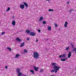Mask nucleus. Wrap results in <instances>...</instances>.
<instances>
[{
  "label": "nucleus",
  "instance_id": "1",
  "mask_svg": "<svg viewBox=\"0 0 76 76\" xmlns=\"http://www.w3.org/2000/svg\"><path fill=\"white\" fill-rule=\"evenodd\" d=\"M52 65L53 66H55L53 67V69L55 70V73H57V72H58V70L59 69H60V67L58 66H56V65H57V64L56 63H53Z\"/></svg>",
  "mask_w": 76,
  "mask_h": 76
},
{
  "label": "nucleus",
  "instance_id": "2",
  "mask_svg": "<svg viewBox=\"0 0 76 76\" xmlns=\"http://www.w3.org/2000/svg\"><path fill=\"white\" fill-rule=\"evenodd\" d=\"M39 55L38 52H34L33 54V58L34 59L39 58Z\"/></svg>",
  "mask_w": 76,
  "mask_h": 76
},
{
  "label": "nucleus",
  "instance_id": "3",
  "mask_svg": "<svg viewBox=\"0 0 76 76\" xmlns=\"http://www.w3.org/2000/svg\"><path fill=\"white\" fill-rule=\"evenodd\" d=\"M20 9H23L24 8H25V5H24V4H21L20 5Z\"/></svg>",
  "mask_w": 76,
  "mask_h": 76
},
{
  "label": "nucleus",
  "instance_id": "4",
  "mask_svg": "<svg viewBox=\"0 0 76 76\" xmlns=\"http://www.w3.org/2000/svg\"><path fill=\"white\" fill-rule=\"evenodd\" d=\"M12 24L13 26H15L16 25V22L15 20H13L12 21Z\"/></svg>",
  "mask_w": 76,
  "mask_h": 76
},
{
  "label": "nucleus",
  "instance_id": "5",
  "mask_svg": "<svg viewBox=\"0 0 76 76\" xmlns=\"http://www.w3.org/2000/svg\"><path fill=\"white\" fill-rule=\"evenodd\" d=\"M30 35L31 36H35V33L34 32H31L30 33Z\"/></svg>",
  "mask_w": 76,
  "mask_h": 76
},
{
  "label": "nucleus",
  "instance_id": "6",
  "mask_svg": "<svg viewBox=\"0 0 76 76\" xmlns=\"http://www.w3.org/2000/svg\"><path fill=\"white\" fill-rule=\"evenodd\" d=\"M72 53L71 52H69V53L68 55V58H70V57L72 56V54H71Z\"/></svg>",
  "mask_w": 76,
  "mask_h": 76
},
{
  "label": "nucleus",
  "instance_id": "7",
  "mask_svg": "<svg viewBox=\"0 0 76 76\" xmlns=\"http://www.w3.org/2000/svg\"><path fill=\"white\" fill-rule=\"evenodd\" d=\"M34 69L35 70V71H38V69H39V67H37V68L36 67V66H34Z\"/></svg>",
  "mask_w": 76,
  "mask_h": 76
},
{
  "label": "nucleus",
  "instance_id": "8",
  "mask_svg": "<svg viewBox=\"0 0 76 76\" xmlns=\"http://www.w3.org/2000/svg\"><path fill=\"white\" fill-rule=\"evenodd\" d=\"M68 25V22H67V21H66L65 22L64 25V26L65 28H66L67 27V25Z\"/></svg>",
  "mask_w": 76,
  "mask_h": 76
},
{
  "label": "nucleus",
  "instance_id": "9",
  "mask_svg": "<svg viewBox=\"0 0 76 76\" xmlns=\"http://www.w3.org/2000/svg\"><path fill=\"white\" fill-rule=\"evenodd\" d=\"M23 4L25 5V6H26V7H28V4L26 2H24L23 3Z\"/></svg>",
  "mask_w": 76,
  "mask_h": 76
},
{
  "label": "nucleus",
  "instance_id": "10",
  "mask_svg": "<svg viewBox=\"0 0 76 76\" xmlns=\"http://www.w3.org/2000/svg\"><path fill=\"white\" fill-rule=\"evenodd\" d=\"M16 71L18 73H20V69L19 68H17L16 70Z\"/></svg>",
  "mask_w": 76,
  "mask_h": 76
},
{
  "label": "nucleus",
  "instance_id": "11",
  "mask_svg": "<svg viewBox=\"0 0 76 76\" xmlns=\"http://www.w3.org/2000/svg\"><path fill=\"white\" fill-rule=\"evenodd\" d=\"M42 19H44V18L43 17H41L39 18V21H42Z\"/></svg>",
  "mask_w": 76,
  "mask_h": 76
},
{
  "label": "nucleus",
  "instance_id": "12",
  "mask_svg": "<svg viewBox=\"0 0 76 76\" xmlns=\"http://www.w3.org/2000/svg\"><path fill=\"white\" fill-rule=\"evenodd\" d=\"M24 45H25V42H23L21 43L20 45V47H23V46H24Z\"/></svg>",
  "mask_w": 76,
  "mask_h": 76
},
{
  "label": "nucleus",
  "instance_id": "13",
  "mask_svg": "<svg viewBox=\"0 0 76 76\" xmlns=\"http://www.w3.org/2000/svg\"><path fill=\"white\" fill-rule=\"evenodd\" d=\"M48 31H51V26H48Z\"/></svg>",
  "mask_w": 76,
  "mask_h": 76
},
{
  "label": "nucleus",
  "instance_id": "14",
  "mask_svg": "<svg viewBox=\"0 0 76 76\" xmlns=\"http://www.w3.org/2000/svg\"><path fill=\"white\" fill-rule=\"evenodd\" d=\"M16 39L17 41H19L20 42V41H21V39H20L19 38H17Z\"/></svg>",
  "mask_w": 76,
  "mask_h": 76
},
{
  "label": "nucleus",
  "instance_id": "15",
  "mask_svg": "<svg viewBox=\"0 0 76 76\" xmlns=\"http://www.w3.org/2000/svg\"><path fill=\"white\" fill-rule=\"evenodd\" d=\"M66 57V55L65 54H63L62 56V58H64L65 57Z\"/></svg>",
  "mask_w": 76,
  "mask_h": 76
},
{
  "label": "nucleus",
  "instance_id": "16",
  "mask_svg": "<svg viewBox=\"0 0 76 76\" xmlns=\"http://www.w3.org/2000/svg\"><path fill=\"white\" fill-rule=\"evenodd\" d=\"M30 32H31V30H26V32H27V34H29V33H30Z\"/></svg>",
  "mask_w": 76,
  "mask_h": 76
},
{
  "label": "nucleus",
  "instance_id": "17",
  "mask_svg": "<svg viewBox=\"0 0 76 76\" xmlns=\"http://www.w3.org/2000/svg\"><path fill=\"white\" fill-rule=\"evenodd\" d=\"M30 72H31V73L32 74H34V71L32 70H30Z\"/></svg>",
  "mask_w": 76,
  "mask_h": 76
},
{
  "label": "nucleus",
  "instance_id": "18",
  "mask_svg": "<svg viewBox=\"0 0 76 76\" xmlns=\"http://www.w3.org/2000/svg\"><path fill=\"white\" fill-rule=\"evenodd\" d=\"M7 49L8 50H9L10 51H12V49L10 48V47H7Z\"/></svg>",
  "mask_w": 76,
  "mask_h": 76
},
{
  "label": "nucleus",
  "instance_id": "19",
  "mask_svg": "<svg viewBox=\"0 0 76 76\" xmlns=\"http://www.w3.org/2000/svg\"><path fill=\"white\" fill-rule=\"evenodd\" d=\"M72 11H74V9H71L69 11V12L70 13L71 12H72Z\"/></svg>",
  "mask_w": 76,
  "mask_h": 76
},
{
  "label": "nucleus",
  "instance_id": "20",
  "mask_svg": "<svg viewBox=\"0 0 76 76\" xmlns=\"http://www.w3.org/2000/svg\"><path fill=\"white\" fill-rule=\"evenodd\" d=\"M71 46L72 47V48H74V46L72 43H71L70 44Z\"/></svg>",
  "mask_w": 76,
  "mask_h": 76
},
{
  "label": "nucleus",
  "instance_id": "21",
  "mask_svg": "<svg viewBox=\"0 0 76 76\" xmlns=\"http://www.w3.org/2000/svg\"><path fill=\"white\" fill-rule=\"evenodd\" d=\"M20 56V54H17L15 56V58H18V57H19V56Z\"/></svg>",
  "mask_w": 76,
  "mask_h": 76
},
{
  "label": "nucleus",
  "instance_id": "22",
  "mask_svg": "<svg viewBox=\"0 0 76 76\" xmlns=\"http://www.w3.org/2000/svg\"><path fill=\"white\" fill-rule=\"evenodd\" d=\"M42 24H44V25H45V24H46V21L45 20L43 21L42 22Z\"/></svg>",
  "mask_w": 76,
  "mask_h": 76
},
{
  "label": "nucleus",
  "instance_id": "23",
  "mask_svg": "<svg viewBox=\"0 0 76 76\" xmlns=\"http://www.w3.org/2000/svg\"><path fill=\"white\" fill-rule=\"evenodd\" d=\"M49 12H53L54 11V10L53 9H49Z\"/></svg>",
  "mask_w": 76,
  "mask_h": 76
},
{
  "label": "nucleus",
  "instance_id": "24",
  "mask_svg": "<svg viewBox=\"0 0 76 76\" xmlns=\"http://www.w3.org/2000/svg\"><path fill=\"white\" fill-rule=\"evenodd\" d=\"M61 60L62 61H66V59H61Z\"/></svg>",
  "mask_w": 76,
  "mask_h": 76
},
{
  "label": "nucleus",
  "instance_id": "25",
  "mask_svg": "<svg viewBox=\"0 0 76 76\" xmlns=\"http://www.w3.org/2000/svg\"><path fill=\"white\" fill-rule=\"evenodd\" d=\"M10 7H8L7 9L6 10V12H7L9 11V10H10Z\"/></svg>",
  "mask_w": 76,
  "mask_h": 76
},
{
  "label": "nucleus",
  "instance_id": "26",
  "mask_svg": "<svg viewBox=\"0 0 76 76\" xmlns=\"http://www.w3.org/2000/svg\"><path fill=\"white\" fill-rule=\"evenodd\" d=\"M18 76H21V75H22V73L20 72H19L18 73Z\"/></svg>",
  "mask_w": 76,
  "mask_h": 76
},
{
  "label": "nucleus",
  "instance_id": "27",
  "mask_svg": "<svg viewBox=\"0 0 76 76\" xmlns=\"http://www.w3.org/2000/svg\"><path fill=\"white\" fill-rule=\"evenodd\" d=\"M43 72H44V70H43L42 69H41V70L40 71V73H42Z\"/></svg>",
  "mask_w": 76,
  "mask_h": 76
},
{
  "label": "nucleus",
  "instance_id": "28",
  "mask_svg": "<svg viewBox=\"0 0 76 76\" xmlns=\"http://www.w3.org/2000/svg\"><path fill=\"white\" fill-rule=\"evenodd\" d=\"M24 52V53H28V51L26 49L23 50Z\"/></svg>",
  "mask_w": 76,
  "mask_h": 76
},
{
  "label": "nucleus",
  "instance_id": "29",
  "mask_svg": "<svg viewBox=\"0 0 76 76\" xmlns=\"http://www.w3.org/2000/svg\"><path fill=\"white\" fill-rule=\"evenodd\" d=\"M69 49V47H68L67 48H66V50H68Z\"/></svg>",
  "mask_w": 76,
  "mask_h": 76
},
{
  "label": "nucleus",
  "instance_id": "30",
  "mask_svg": "<svg viewBox=\"0 0 76 76\" xmlns=\"http://www.w3.org/2000/svg\"><path fill=\"white\" fill-rule=\"evenodd\" d=\"M4 34H5V32H2L1 33V35H4Z\"/></svg>",
  "mask_w": 76,
  "mask_h": 76
},
{
  "label": "nucleus",
  "instance_id": "31",
  "mask_svg": "<svg viewBox=\"0 0 76 76\" xmlns=\"http://www.w3.org/2000/svg\"><path fill=\"white\" fill-rule=\"evenodd\" d=\"M55 27H57L58 26V25L57 24H55Z\"/></svg>",
  "mask_w": 76,
  "mask_h": 76
},
{
  "label": "nucleus",
  "instance_id": "32",
  "mask_svg": "<svg viewBox=\"0 0 76 76\" xmlns=\"http://www.w3.org/2000/svg\"><path fill=\"white\" fill-rule=\"evenodd\" d=\"M73 51H76V48H75L73 50Z\"/></svg>",
  "mask_w": 76,
  "mask_h": 76
},
{
  "label": "nucleus",
  "instance_id": "33",
  "mask_svg": "<svg viewBox=\"0 0 76 76\" xmlns=\"http://www.w3.org/2000/svg\"><path fill=\"white\" fill-rule=\"evenodd\" d=\"M62 55H60L59 56V57L60 58H61V57H62Z\"/></svg>",
  "mask_w": 76,
  "mask_h": 76
},
{
  "label": "nucleus",
  "instance_id": "34",
  "mask_svg": "<svg viewBox=\"0 0 76 76\" xmlns=\"http://www.w3.org/2000/svg\"><path fill=\"white\" fill-rule=\"evenodd\" d=\"M54 71L55 72V70H52L51 71V72H54Z\"/></svg>",
  "mask_w": 76,
  "mask_h": 76
},
{
  "label": "nucleus",
  "instance_id": "35",
  "mask_svg": "<svg viewBox=\"0 0 76 76\" xmlns=\"http://www.w3.org/2000/svg\"><path fill=\"white\" fill-rule=\"evenodd\" d=\"M29 38H27V41H29Z\"/></svg>",
  "mask_w": 76,
  "mask_h": 76
},
{
  "label": "nucleus",
  "instance_id": "36",
  "mask_svg": "<svg viewBox=\"0 0 76 76\" xmlns=\"http://www.w3.org/2000/svg\"><path fill=\"white\" fill-rule=\"evenodd\" d=\"M38 31L39 32H41V30H38Z\"/></svg>",
  "mask_w": 76,
  "mask_h": 76
},
{
  "label": "nucleus",
  "instance_id": "37",
  "mask_svg": "<svg viewBox=\"0 0 76 76\" xmlns=\"http://www.w3.org/2000/svg\"><path fill=\"white\" fill-rule=\"evenodd\" d=\"M5 69H7V66H5Z\"/></svg>",
  "mask_w": 76,
  "mask_h": 76
},
{
  "label": "nucleus",
  "instance_id": "38",
  "mask_svg": "<svg viewBox=\"0 0 76 76\" xmlns=\"http://www.w3.org/2000/svg\"><path fill=\"white\" fill-rule=\"evenodd\" d=\"M38 39H37L36 40V42H38Z\"/></svg>",
  "mask_w": 76,
  "mask_h": 76
},
{
  "label": "nucleus",
  "instance_id": "39",
  "mask_svg": "<svg viewBox=\"0 0 76 76\" xmlns=\"http://www.w3.org/2000/svg\"><path fill=\"white\" fill-rule=\"evenodd\" d=\"M69 1H68L67 2V4H69Z\"/></svg>",
  "mask_w": 76,
  "mask_h": 76
},
{
  "label": "nucleus",
  "instance_id": "40",
  "mask_svg": "<svg viewBox=\"0 0 76 76\" xmlns=\"http://www.w3.org/2000/svg\"><path fill=\"white\" fill-rule=\"evenodd\" d=\"M68 58H67V57L66 58V59H65V60H67V59Z\"/></svg>",
  "mask_w": 76,
  "mask_h": 76
},
{
  "label": "nucleus",
  "instance_id": "41",
  "mask_svg": "<svg viewBox=\"0 0 76 76\" xmlns=\"http://www.w3.org/2000/svg\"><path fill=\"white\" fill-rule=\"evenodd\" d=\"M61 30V28H59V31H60Z\"/></svg>",
  "mask_w": 76,
  "mask_h": 76
},
{
  "label": "nucleus",
  "instance_id": "42",
  "mask_svg": "<svg viewBox=\"0 0 76 76\" xmlns=\"http://www.w3.org/2000/svg\"><path fill=\"white\" fill-rule=\"evenodd\" d=\"M48 1H49L50 0H47Z\"/></svg>",
  "mask_w": 76,
  "mask_h": 76
}]
</instances>
